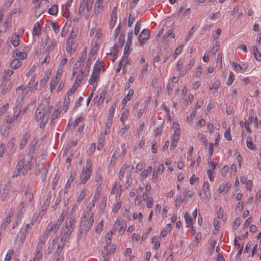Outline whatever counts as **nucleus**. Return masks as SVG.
Here are the masks:
<instances>
[{"mask_svg": "<svg viewBox=\"0 0 261 261\" xmlns=\"http://www.w3.org/2000/svg\"><path fill=\"white\" fill-rule=\"evenodd\" d=\"M179 139V134L178 133L175 132L172 137V142L170 147L171 150H173L177 146V144Z\"/></svg>", "mask_w": 261, "mask_h": 261, "instance_id": "nucleus-10", "label": "nucleus"}, {"mask_svg": "<svg viewBox=\"0 0 261 261\" xmlns=\"http://www.w3.org/2000/svg\"><path fill=\"white\" fill-rule=\"evenodd\" d=\"M56 43L55 41H53L50 43V44L47 46V50H48L49 51L53 50L56 45Z\"/></svg>", "mask_w": 261, "mask_h": 261, "instance_id": "nucleus-61", "label": "nucleus"}, {"mask_svg": "<svg viewBox=\"0 0 261 261\" xmlns=\"http://www.w3.org/2000/svg\"><path fill=\"white\" fill-rule=\"evenodd\" d=\"M21 65V61L18 59H15L11 62L10 67L13 69H16L18 68Z\"/></svg>", "mask_w": 261, "mask_h": 261, "instance_id": "nucleus-17", "label": "nucleus"}, {"mask_svg": "<svg viewBox=\"0 0 261 261\" xmlns=\"http://www.w3.org/2000/svg\"><path fill=\"white\" fill-rule=\"evenodd\" d=\"M99 77V73L96 72H92V74L91 75L90 78L89 80V83L91 85H94L95 86L96 84H97V81Z\"/></svg>", "mask_w": 261, "mask_h": 261, "instance_id": "nucleus-13", "label": "nucleus"}, {"mask_svg": "<svg viewBox=\"0 0 261 261\" xmlns=\"http://www.w3.org/2000/svg\"><path fill=\"white\" fill-rule=\"evenodd\" d=\"M211 55V53L210 51H206L204 55V56L202 58V59H203V61L204 62H208V60H209V56Z\"/></svg>", "mask_w": 261, "mask_h": 261, "instance_id": "nucleus-58", "label": "nucleus"}, {"mask_svg": "<svg viewBox=\"0 0 261 261\" xmlns=\"http://www.w3.org/2000/svg\"><path fill=\"white\" fill-rule=\"evenodd\" d=\"M58 11V7L57 5H53L48 9V13L53 15H55L57 14Z\"/></svg>", "mask_w": 261, "mask_h": 261, "instance_id": "nucleus-26", "label": "nucleus"}, {"mask_svg": "<svg viewBox=\"0 0 261 261\" xmlns=\"http://www.w3.org/2000/svg\"><path fill=\"white\" fill-rule=\"evenodd\" d=\"M104 141L103 138H101L98 139L97 148L98 150H100L103 147V142Z\"/></svg>", "mask_w": 261, "mask_h": 261, "instance_id": "nucleus-56", "label": "nucleus"}, {"mask_svg": "<svg viewBox=\"0 0 261 261\" xmlns=\"http://www.w3.org/2000/svg\"><path fill=\"white\" fill-rule=\"evenodd\" d=\"M93 0H86V9L87 11L90 12L92 9Z\"/></svg>", "mask_w": 261, "mask_h": 261, "instance_id": "nucleus-35", "label": "nucleus"}, {"mask_svg": "<svg viewBox=\"0 0 261 261\" xmlns=\"http://www.w3.org/2000/svg\"><path fill=\"white\" fill-rule=\"evenodd\" d=\"M130 125L129 124L124 125V127L121 128L119 131L118 134L122 136L123 134H124L126 132L129 128Z\"/></svg>", "mask_w": 261, "mask_h": 261, "instance_id": "nucleus-39", "label": "nucleus"}, {"mask_svg": "<svg viewBox=\"0 0 261 261\" xmlns=\"http://www.w3.org/2000/svg\"><path fill=\"white\" fill-rule=\"evenodd\" d=\"M20 112V111H19L18 113L15 112L14 114L12 117H11L9 115L6 116L5 118V121L6 122L7 124H10L13 122L14 121L17 119Z\"/></svg>", "mask_w": 261, "mask_h": 261, "instance_id": "nucleus-9", "label": "nucleus"}, {"mask_svg": "<svg viewBox=\"0 0 261 261\" xmlns=\"http://www.w3.org/2000/svg\"><path fill=\"white\" fill-rule=\"evenodd\" d=\"M92 173V167L90 161L86 162V167L84 168L80 175V182L85 184L90 178Z\"/></svg>", "mask_w": 261, "mask_h": 261, "instance_id": "nucleus-2", "label": "nucleus"}, {"mask_svg": "<svg viewBox=\"0 0 261 261\" xmlns=\"http://www.w3.org/2000/svg\"><path fill=\"white\" fill-rule=\"evenodd\" d=\"M15 56L17 58V59L20 58L21 59H24L27 58V54L25 53L24 52H20L19 51H18L17 50H16L15 52H14L13 54V56Z\"/></svg>", "mask_w": 261, "mask_h": 261, "instance_id": "nucleus-23", "label": "nucleus"}, {"mask_svg": "<svg viewBox=\"0 0 261 261\" xmlns=\"http://www.w3.org/2000/svg\"><path fill=\"white\" fill-rule=\"evenodd\" d=\"M83 71L82 70L81 71V73H79L76 77V79L75 81V85L76 84V85H77L76 86H78L80 85V84L81 83V81L83 79Z\"/></svg>", "mask_w": 261, "mask_h": 261, "instance_id": "nucleus-38", "label": "nucleus"}, {"mask_svg": "<svg viewBox=\"0 0 261 261\" xmlns=\"http://www.w3.org/2000/svg\"><path fill=\"white\" fill-rule=\"evenodd\" d=\"M64 219V217L63 216H60L58 219V221L56 224L53 225L52 226L54 228L55 233L57 232V231L59 229L60 226L63 221Z\"/></svg>", "mask_w": 261, "mask_h": 261, "instance_id": "nucleus-15", "label": "nucleus"}, {"mask_svg": "<svg viewBox=\"0 0 261 261\" xmlns=\"http://www.w3.org/2000/svg\"><path fill=\"white\" fill-rule=\"evenodd\" d=\"M20 173H21V170L19 169L17 165H16V167L13 172V177H17Z\"/></svg>", "mask_w": 261, "mask_h": 261, "instance_id": "nucleus-46", "label": "nucleus"}, {"mask_svg": "<svg viewBox=\"0 0 261 261\" xmlns=\"http://www.w3.org/2000/svg\"><path fill=\"white\" fill-rule=\"evenodd\" d=\"M13 253V251L12 250H10L6 256L5 261H10L12 258V255Z\"/></svg>", "mask_w": 261, "mask_h": 261, "instance_id": "nucleus-52", "label": "nucleus"}, {"mask_svg": "<svg viewBox=\"0 0 261 261\" xmlns=\"http://www.w3.org/2000/svg\"><path fill=\"white\" fill-rule=\"evenodd\" d=\"M247 146L248 148L251 150H255V145L252 142V138L251 137H248L246 140Z\"/></svg>", "mask_w": 261, "mask_h": 261, "instance_id": "nucleus-21", "label": "nucleus"}, {"mask_svg": "<svg viewBox=\"0 0 261 261\" xmlns=\"http://www.w3.org/2000/svg\"><path fill=\"white\" fill-rule=\"evenodd\" d=\"M134 90L133 89H130L129 90L127 94L126 95V96H125L124 98L127 99V100H129L133 97V96L134 95Z\"/></svg>", "mask_w": 261, "mask_h": 261, "instance_id": "nucleus-51", "label": "nucleus"}, {"mask_svg": "<svg viewBox=\"0 0 261 261\" xmlns=\"http://www.w3.org/2000/svg\"><path fill=\"white\" fill-rule=\"evenodd\" d=\"M77 88V86L74 85L68 91L67 93V96H69L73 94L76 90Z\"/></svg>", "mask_w": 261, "mask_h": 261, "instance_id": "nucleus-42", "label": "nucleus"}, {"mask_svg": "<svg viewBox=\"0 0 261 261\" xmlns=\"http://www.w3.org/2000/svg\"><path fill=\"white\" fill-rule=\"evenodd\" d=\"M70 102V99L69 96H67L64 99L63 110L66 112L68 109Z\"/></svg>", "mask_w": 261, "mask_h": 261, "instance_id": "nucleus-27", "label": "nucleus"}, {"mask_svg": "<svg viewBox=\"0 0 261 261\" xmlns=\"http://www.w3.org/2000/svg\"><path fill=\"white\" fill-rule=\"evenodd\" d=\"M51 24L54 31L56 33H58L60 30L59 26L53 22H51Z\"/></svg>", "mask_w": 261, "mask_h": 261, "instance_id": "nucleus-55", "label": "nucleus"}, {"mask_svg": "<svg viewBox=\"0 0 261 261\" xmlns=\"http://www.w3.org/2000/svg\"><path fill=\"white\" fill-rule=\"evenodd\" d=\"M48 79H49V76L47 75V74H46L44 76V78L42 79V80L41 81L40 84L41 85H45L47 83Z\"/></svg>", "mask_w": 261, "mask_h": 261, "instance_id": "nucleus-63", "label": "nucleus"}, {"mask_svg": "<svg viewBox=\"0 0 261 261\" xmlns=\"http://www.w3.org/2000/svg\"><path fill=\"white\" fill-rule=\"evenodd\" d=\"M254 56L256 60L258 61H261V54L258 51V48L256 46H254L253 48Z\"/></svg>", "mask_w": 261, "mask_h": 261, "instance_id": "nucleus-25", "label": "nucleus"}, {"mask_svg": "<svg viewBox=\"0 0 261 261\" xmlns=\"http://www.w3.org/2000/svg\"><path fill=\"white\" fill-rule=\"evenodd\" d=\"M8 192H9V191L8 189L4 190V191H3L2 196H1V199H2V201H4L6 199V198L8 194Z\"/></svg>", "mask_w": 261, "mask_h": 261, "instance_id": "nucleus-62", "label": "nucleus"}, {"mask_svg": "<svg viewBox=\"0 0 261 261\" xmlns=\"http://www.w3.org/2000/svg\"><path fill=\"white\" fill-rule=\"evenodd\" d=\"M75 220L74 218H67L65 221L64 226L62 228V233L70 235L74 229Z\"/></svg>", "mask_w": 261, "mask_h": 261, "instance_id": "nucleus-4", "label": "nucleus"}, {"mask_svg": "<svg viewBox=\"0 0 261 261\" xmlns=\"http://www.w3.org/2000/svg\"><path fill=\"white\" fill-rule=\"evenodd\" d=\"M150 35V31L148 29H144L141 32L139 36L138 40L141 45L145 42V41L148 39Z\"/></svg>", "mask_w": 261, "mask_h": 261, "instance_id": "nucleus-6", "label": "nucleus"}, {"mask_svg": "<svg viewBox=\"0 0 261 261\" xmlns=\"http://www.w3.org/2000/svg\"><path fill=\"white\" fill-rule=\"evenodd\" d=\"M206 173L210 181L214 180V176H213V172L212 170H207Z\"/></svg>", "mask_w": 261, "mask_h": 261, "instance_id": "nucleus-60", "label": "nucleus"}, {"mask_svg": "<svg viewBox=\"0 0 261 261\" xmlns=\"http://www.w3.org/2000/svg\"><path fill=\"white\" fill-rule=\"evenodd\" d=\"M83 118L82 116H80V117L77 118L74 121L73 127H76L79 125V124L83 120Z\"/></svg>", "mask_w": 261, "mask_h": 261, "instance_id": "nucleus-64", "label": "nucleus"}, {"mask_svg": "<svg viewBox=\"0 0 261 261\" xmlns=\"http://www.w3.org/2000/svg\"><path fill=\"white\" fill-rule=\"evenodd\" d=\"M225 190H226V192H227L228 190V188H226L225 185H224V184H221L219 186V187L218 189V193L220 195L222 194L225 191Z\"/></svg>", "mask_w": 261, "mask_h": 261, "instance_id": "nucleus-36", "label": "nucleus"}, {"mask_svg": "<svg viewBox=\"0 0 261 261\" xmlns=\"http://www.w3.org/2000/svg\"><path fill=\"white\" fill-rule=\"evenodd\" d=\"M85 195L86 190L85 189H83L79 196L77 201H81L83 199H84V198L85 196Z\"/></svg>", "mask_w": 261, "mask_h": 261, "instance_id": "nucleus-53", "label": "nucleus"}, {"mask_svg": "<svg viewBox=\"0 0 261 261\" xmlns=\"http://www.w3.org/2000/svg\"><path fill=\"white\" fill-rule=\"evenodd\" d=\"M185 219L186 223V226L188 227H192L193 225L192 220L190 214L188 213H186L185 214Z\"/></svg>", "mask_w": 261, "mask_h": 261, "instance_id": "nucleus-16", "label": "nucleus"}, {"mask_svg": "<svg viewBox=\"0 0 261 261\" xmlns=\"http://www.w3.org/2000/svg\"><path fill=\"white\" fill-rule=\"evenodd\" d=\"M59 81V77H58V76H56L54 79L52 80L50 85V89L51 91L55 89Z\"/></svg>", "mask_w": 261, "mask_h": 261, "instance_id": "nucleus-29", "label": "nucleus"}, {"mask_svg": "<svg viewBox=\"0 0 261 261\" xmlns=\"http://www.w3.org/2000/svg\"><path fill=\"white\" fill-rule=\"evenodd\" d=\"M127 168H128V167L126 165H123L122 167L121 168L118 174L120 179L123 177L124 174L125 170Z\"/></svg>", "mask_w": 261, "mask_h": 261, "instance_id": "nucleus-37", "label": "nucleus"}, {"mask_svg": "<svg viewBox=\"0 0 261 261\" xmlns=\"http://www.w3.org/2000/svg\"><path fill=\"white\" fill-rule=\"evenodd\" d=\"M102 4L103 0H96L94 4V7H95V9H99L102 7Z\"/></svg>", "mask_w": 261, "mask_h": 261, "instance_id": "nucleus-50", "label": "nucleus"}, {"mask_svg": "<svg viewBox=\"0 0 261 261\" xmlns=\"http://www.w3.org/2000/svg\"><path fill=\"white\" fill-rule=\"evenodd\" d=\"M102 65H100L99 63H96L93 67V72L99 73L101 68Z\"/></svg>", "mask_w": 261, "mask_h": 261, "instance_id": "nucleus-41", "label": "nucleus"}, {"mask_svg": "<svg viewBox=\"0 0 261 261\" xmlns=\"http://www.w3.org/2000/svg\"><path fill=\"white\" fill-rule=\"evenodd\" d=\"M220 82L219 81H216L213 85L211 87H210V89L211 90H213V89H217L219 87H220Z\"/></svg>", "mask_w": 261, "mask_h": 261, "instance_id": "nucleus-54", "label": "nucleus"}, {"mask_svg": "<svg viewBox=\"0 0 261 261\" xmlns=\"http://www.w3.org/2000/svg\"><path fill=\"white\" fill-rule=\"evenodd\" d=\"M103 225V221L101 220L100 222L98 223L95 228V232L97 233H99L101 232Z\"/></svg>", "mask_w": 261, "mask_h": 261, "instance_id": "nucleus-44", "label": "nucleus"}, {"mask_svg": "<svg viewBox=\"0 0 261 261\" xmlns=\"http://www.w3.org/2000/svg\"><path fill=\"white\" fill-rule=\"evenodd\" d=\"M31 161V158L23 157L20 159L18 162L17 165L21 170V173L22 174H25L29 170L31 169L32 166L30 163Z\"/></svg>", "mask_w": 261, "mask_h": 261, "instance_id": "nucleus-3", "label": "nucleus"}, {"mask_svg": "<svg viewBox=\"0 0 261 261\" xmlns=\"http://www.w3.org/2000/svg\"><path fill=\"white\" fill-rule=\"evenodd\" d=\"M16 92L18 95H20L21 99H22L28 93V90L24 86L21 85L17 88Z\"/></svg>", "mask_w": 261, "mask_h": 261, "instance_id": "nucleus-12", "label": "nucleus"}, {"mask_svg": "<svg viewBox=\"0 0 261 261\" xmlns=\"http://www.w3.org/2000/svg\"><path fill=\"white\" fill-rule=\"evenodd\" d=\"M128 114L129 112L128 110L124 111L121 117L120 120L122 122L125 120L128 116Z\"/></svg>", "mask_w": 261, "mask_h": 261, "instance_id": "nucleus-49", "label": "nucleus"}, {"mask_svg": "<svg viewBox=\"0 0 261 261\" xmlns=\"http://www.w3.org/2000/svg\"><path fill=\"white\" fill-rule=\"evenodd\" d=\"M12 44L14 47H17L19 44V36L18 35L15 34L12 37Z\"/></svg>", "mask_w": 261, "mask_h": 261, "instance_id": "nucleus-20", "label": "nucleus"}, {"mask_svg": "<svg viewBox=\"0 0 261 261\" xmlns=\"http://www.w3.org/2000/svg\"><path fill=\"white\" fill-rule=\"evenodd\" d=\"M95 181L99 184V186H101L102 182V178L100 175L97 174L95 176Z\"/></svg>", "mask_w": 261, "mask_h": 261, "instance_id": "nucleus-59", "label": "nucleus"}, {"mask_svg": "<svg viewBox=\"0 0 261 261\" xmlns=\"http://www.w3.org/2000/svg\"><path fill=\"white\" fill-rule=\"evenodd\" d=\"M197 136L198 138L202 141L205 146H206L207 145V140L206 139L205 136L203 134L200 133H198Z\"/></svg>", "mask_w": 261, "mask_h": 261, "instance_id": "nucleus-34", "label": "nucleus"}, {"mask_svg": "<svg viewBox=\"0 0 261 261\" xmlns=\"http://www.w3.org/2000/svg\"><path fill=\"white\" fill-rule=\"evenodd\" d=\"M133 32L131 31L130 32H128L127 34V38L126 39V45H130L132 42V38L133 37Z\"/></svg>", "mask_w": 261, "mask_h": 261, "instance_id": "nucleus-47", "label": "nucleus"}, {"mask_svg": "<svg viewBox=\"0 0 261 261\" xmlns=\"http://www.w3.org/2000/svg\"><path fill=\"white\" fill-rule=\"evenodd\" d=\"M94 220V214L93 213H91L90 217L86 220H82L81 221V225L82 227L84 225V229L86 231H88L93 225Z\"/></svg>", "mask_w": 261, "mask_h": 261, "instance_id": "nucleus-5", "label": "nucleus"}, {"mask_svg": "<svg viewBox=\"0 0 261 261\" xmlns=\"http://www.w3.org/2000/svg\"><path fill=\"white\" fill-rule=\"evenodd\" d=\"M106 94H107V91L105 90H103L101 91V92L100 94V96L98 99V101H99V102L100 103V104H101L102 103H103L105 98V96L106 95Z\"/></svg>", "mask_w": 261, "mask_h": 261, "instance_id": "nucleus-40", "label": "nucleus"}, {"mask_svg": "<svg viewBox=\"0 0 261 261\" xmlns=\"http://www.w3.org/2000/svg\"><path fill=\"white\" fill-rule=\"evenodd\" d=\"M1 87L2 88L1 92L2 95H5L9 93L12 88L11 84L9 82V80L4 82Z\"/></svg>", "mask_w": 261, "mask_h": 261, "instance_id": "nucleus-8", "label": "nucleus"}, {"mask_svg": "<svg viewBox=\"0 0 261 261\" xmlns=\"http://www.w3.org/2000/svg\"><path fill=\"white\" fill-rule=\"evenodd\" d=\"M116 108V105L115 103H113L109 110V113L108 117V121H109L110 119H112L113 117Z\"/></svg>", "mask_w": 261, "mask_h": 261, "instance_id": "nucleus-24", "label": "nucleus"}, {"mask_svg": "<svg viewBox=\"0 0 261 261\" xmlns=\"http://www.w3.org/2000/svg\"><path fill=\"white\" fill-rule=\"evenodd\" d=\"M73 41L68 39L66 43V51L69 54H71L72 51V45Z\"/></svg>", "mask_w": 261, "mask_h": 261, "instance_id": "nucleus-30", "label": "nucleus"}, {"mask_svg": "<svg viewBox=\"0 0 261 261\" xmlns=\"http://www.w3.org/2000/svg\"><path fill=\"white\" fill-rule=\"evenodd\" d=\"M45 242V237L44 236H42L39 239V241L37 246H39L41 248H42L43 245Z\"/></svg>", "mask_w": 261, "mask_h": 261, "instance_id": "nucleus-45", "label": "nucleus"}, {"mask_svg": "<svg viewBox=\"0 0 261 261\" xmlns=\"http://www.w3.org/2000/svg\"><path fill=\"white\" fill-rule=\"evenodd\" d=\"M13 216V213L10 212L5 218L4 222L1 224V228L5 229L7 225L10 222L11 218Z\"/></svg>", "mask_w": 261, "mask_h": 261, "instance_id": "nucleus-14", "label": "nucleus"}, {"mask_svg": "<svg viewBox=\"0 0 261 261\" xmlns=\"http://www.w3.org/2000/svg\"><path fill=\"white\" fill-rule=\"evenodd\" d=\"M30 137V134L29 132H27L25 133V134L23 136V137L22 139L21 140V141L19 144V148L20 149H23L26 144L27 141L29 139Z\"/></svg>", "mask_w": 261, "mask_h": 261, "instance_id": "nucleus-11", "label": "nucleus"}, {"mask_svg": "<svg viewBox=\"0 0 261 261\" xmlns=\"http://www.w3.org/2000/svg\"><path fill=\"white\" fill-rule=\"evenodd\" d=\"M75 175H76L75 172L73 171V172L71 173L70 176L68 178L67 182L66 183V186L68 185V183H71V182H72L74 180Z\"/></svg>", "mask_w": 261, "mask_h": 261, "instance_id": "nucleus-48", "label": "nucleus"}, {"mask_svg": "<svg viewBox=\"0 0 261 261\" xmlns=\"http://www.w3.org/2000/svg\"><path fill=\"white\" fill-rule=\"evenodd\" d=\"M14 73V71L11 69L4 70L2 77L5 80H8L7 78L10 77Z\"/></svg>", "mask_w": 261, "mask_h": 261, "instance_id": "nucleus-22", "label": "nucleus"}, {"mask_svg": "<svg viewBox=\"0 0 261 261\" xmlns=\"http://www.w3.org/2000/svg\"><path fill=\"white\" fill-rule=\"evenodd\" d=\"M141 27V21L140 20H138L136 23L134 33L136 35H137L140 30Z\"/></svg>", "mask_w": 261, "mask_h": 261, "instance_id": "nucleus-32", "label": "nucleus"}, {"mask_svg": "<svg viewBox=\"0 0 261 261\" xmlns=\"http://www.w3.org/2000/svg\"><path fill=\"white\" fill-rule=\"evenodd\" d=\"M52 110V106L48 104H41L37 108L35 113V119L39 121L46 118L48 119L49 115Z\"/></svg>", "mask_w": 261, "mask_h": 261, "instance_id": "nucleus-1", "label": "nucleus"}, {"mask_svg": "<svg viewBox=\"0 0 261 261\" xmlns=\"http://www.w3.org/2000/svg\"><path fill=\"white\" fill-rule=\"evenodd\" d=\"M40 23L38 21L36 22L33 28V35L36 36H40V31L39 30V28L40 27Z\"/></svg>", "mask_w": 261, "mask_h": 261, "instance_id": "nucleus-18", "label": "nucleus"}, {"mask_svg": "<svg viewBox=\"0 0 261 261\" xmlns=\"http://www.w3.org/2000/svg\"><path fill=\"white\" fill-rule=\"evenodd\" d=\"M216 243L217 242L216 240H211L209 241V246L208 247V249L211 252L214 251Z\"/></svg>", "mask_w": 261, "mask_h": 261, "instance_id": "nucleus-31", "label": "nucleus"}, {"mask_svg": "<svg viewBox=\"0 0 261 261\" xmlns=\"http://www.w3.org/2000/svg\"><path fill=\"white\" fill-rule=\"evenodd\" d=\"M86 9V0H83L80 6L79 13L82 16Z\"/></svg>", "mask_w": 261, "mask_h": 261, "instance_id": "nucleus-33", "label": "nucleus"}, {"mask_svg": "<svg viewBox=\"0 0 261 261\" xmlns=\"http://www.w3.org/2000/svg\"><path fill=\"white\" fill-rule=\"evenodd\" d=\"M164 166L163 164H160L158 166V167H155L154 168L152 173V179L154 182H156L158 174L162 173L164 172Z\"/></svg>", "mask_w": 261, "mask_h": 261, "instance_id": "nucleus-7", "label": "nucleus"}, {"mask_svg": "<svg viewBox=\"0 0 261 261\" xmlns=\"http://www.w3.org/2000/svg\"><path fill=\"white\" fill-rule=\"evenodd\" d=\"M62 237L60 239V243L65 244L66 242H68L69 240V236L61 232Z\"/></svg>", "mask_w": 261, "mask_h": 261, "instance_id": "nucleus-28", "label": "nucleus"}, {"mask_svg": "<svg viewBox=\"0 0 261 261\" xmlns=\"http://www.w3.org/2000/svg\"><path fill=\"white\" fill-rule=\"evenodd\" d=\"M203 191L205 192L207 197H209L211 196L209 189V184L207 181H205L203 183L202 187Z\"/></svg>", "mask_w": 261, "mask_h": 261, "instance_id": "nucleus-19", "label": "nucleus"}, {"mask_svg": "<svg viewBox=\"0 0 261 261\" xmlns=\"http://www.w3.org/2000/svg\"><path fill=\"white\" fill-rule=\"evenodd\" d=\"M232 66L234 68V70H240L242 72V68L241 67V65H240V64H238L237 63L233 62L232 63Z\"/></svg>", "mask_w": 261, "mask_h": 261, "instance_id": "nucleus-57", "label": "nucleus"}, {"mask_svg": "<svg viewBox=\"0 0 261 261\" xmlns=\"http://www.w3.org/2000/svg\"><path fill=\"white\" fill-rule=\"evenodd\" d=\"M185 200V197H182V196H179L178 197H177L176 201H175V206H179L180 202H184Z\"/></svg>", "mask_w": 261, "mask_h": 261, "instance_id": "nucleus-43", "label": "nucleus"}]
</instances>
